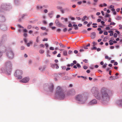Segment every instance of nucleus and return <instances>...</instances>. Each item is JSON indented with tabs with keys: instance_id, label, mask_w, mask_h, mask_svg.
<instances>
[{
	"instance_id": "1",
	"label": "nucleus",
	"mask_w": 122,
	"mask_h": 122,
	"mask_svg": "<svg viewBox=\"0 0 122 122\" xmlns=\"http://www.w3.org/2000/svg\"><path fill=\"white\" fill-rule=\"evenodd\" d=\"M91 91L93 95L98 99L102 101H107L109 100L107 90L106 88H102L100 92H99L98 88L93 87L91 90Z\"/></svg>"
},
{
	"instance_id": "2",
	"label": "nucleus",
	"mask_w": 122,
	"mask_h": 122,
	"mask_svg": "<svg viewBox=\"0 0 122 122\" xmlns=\"http://www.w3.org/2000/svg\"><path fill=\"white\" fill-rule=\"evenodd\" d=\"M12 66L10 62H6L4 67L1 69L2 71L3 72L7 73V74H10L11 71Z\"/></svg>"
},
{
	"instance_id": "3",
	"label": "nucleus",
	"mask_w": 122,
	"mask_h": 122,
	"mask_svg": "<svg viewBox=\"0 0 122 122\" xmlns=\"http://www.w3.org/2000/svg\"><path fill=\"white\" fill-rule=\"evenodd\" d=\"M76 100L80 103H84L87 99V97L84 93L80 94L76 97Z\"/></svg>"
},
{
	"instance_id": "4",
	"label": "nucleus",
	"mask_w": 122,
	"mask_h": 122,
	"mask_svg": "<svg viewBox=\"0 0 122 122\" xmlns=\"http://www.w3.org/2000/svg\"><path fill=\"white\" fill-rule=\"evenodd\" d=\"M56 94L61 99H63L65 97V95L62 87L60 86L57 87L56 91Z\"/></svg>"
},
{
	"instance_id": "5",
	"label": "nucleus",
	"mask_w": 122,
	"mask_h": 122,
	"mask_svg": "<svg viewBox=\"0 0 122 122\" xmlns=\"http://www.w3.org/2000/svg\"><path fill=\"white\" fill-rule=\"evenodd\" d=\"M23 74L22 71L21 70H16L14 74V75L15 77H17L18 79H21L22 78V77L21 76Z\"/></svg>"
},
{
	"instance_id": "6",
	"label": "nucleus",
	"mask_w": 122,
	"mask_h": 122,
	"mask_svg": "<svg viewBox=\"0 0 122 122\" xmlns=\"http://www.w3.org/2000/svg\"><path fill=\"white\" fill-rule=\"evenodd\" d=\"M7 55L9 58L12 59L14 57V54L12 51L10 50L8 52Z\"/></svg>"
},
{
	"instance_id": "7",
	"label": "nucleus",
	"mask_w": 122,
	"mask_h": 122,
	"mask_svg": "<svg viewBox=\"0 0 122 122\" xmlns=\"http://www.w3.org/2000/svg\"><path fill=\"white\" fill-rule=\"evenodd\" d=\"M30 78L28 77H25L20 81V82H21L26 83L29 80Z\"/></svg>"
},
{
	"instance_id": "8",
	"label": "nucleus",
	"mask_w": 122,
	"mask_h": 122,
	"mask_svg": "<svg viewBox=\"0 0 122 122\" xmlns=\"http://www.w3.org/2000/svg\"><path fill=\"white\" fill-rule=\"evenodd\" d=\"M48 90L50 92H52L54 89L53 85L52 83L49 84L48 86Z\"/></svg>"
},
{
	"instance_id": "9",
	"label": "nucleus",
	"mask_w": 122,
	"mask_h": 122,
	"mask_svg": "<svg viewBox=\"0 0 122 122\" xmlns=\"http://www.w3.org/2000/svg\"><path fill=\"white\" fill-rule=\"evenodd\" d=\"M75 92L74 89H72L69 91L67 93V94L68 95H75Z\"/></svg>"
},
{
	"instance_id": "10",
	"label": "nucleus",
	"mask_w": 122,
	"mask_h": 122,
	"mask_svg": "<svg viewBox=\"0 0 122 122\" xmlns=\"http://www.w3.org/2000/svg\"><path fill=\"white\" fill-rule=\"evenodd\" d=\"M91 37L92 39H94L95 38L96 36V34L94 32H93L91 33Z\"/></svg>"
},
{
	"instance_id": "11",
	"label": "nucleus",
	"mask_w": 122,
	"mask_h": 122,
	"mask_svg": "<svg viewBox=\"0 0 122 122\" xmlns=\"http://www.w3.org/2000/svg\"><path fill=\"white\" fill-rule=\"evenodd\" d=\"M97 102L96 99L93 100L92 101L90 102L89 104L90 105H92L93 104H95L97 103Z\"/></svg>"
},
{
	"instance_id": "12",
	"label": "nucleus",
	"mask_w": 122,
	"mask_h": 122,
	"mask_svg": "<svg viewBox=\"0 0 122 122\" xmlns=\"http://www.w3.org/2000/svg\"><path fill=\"white\" fill-rule=\"evenodd\" d=\"M117 78V77L116 76H111L109 78V80H112L116 79Z\"/></svg>"
},
{
	"instance_id": "13",
	"label": "nucleus",
	"mask_w": 122,
	"mask_h": 122,
	"mask_svg": "<svg viewBox=\"0 0 122 122\" xmlns=\"http://www.w3.org/2000/svg\"><path fill=\"white\" fill-rule=\"evenodd\" d=\"M55 23L57 25L59 26L60 25V23L58 20H56L55 21Z\"/></svg>"
},
{
	"instance_id": "14",
	"label": "nucleus",
	"mask_w": 122,
	"mask_h": 122,
	"mask_svg": "<svg viewBox=\"0 0 122 122\" xmlns=\"http://www.w3.org/2000/svg\"><path fill=\"white\" fill-rule=\"evenodd\" d=\"M70 79L71 78L70 77L67 76H65L63 78V79L64 80H70Z\"/></svg>"
},
{
	"instance_id": "15",
	"label": "nucleus",
	"mask_w": 122,
	"mask_h": 122,
	"mask_svg": "<svg viewBox=\"0 0 122 122\" xmlns=\"http://www.w3.org/2000/svg\"><path fill=\"white\" fill-rule=\"evenodd\" d=\"M73 26L75 27L74 29L75 30H76L78 29V28L76 25L74 24L73 25Z\"/></svg>"
},
{
	"instance_id": "16",
	"label": "nucleus",
	"mask_w": 122,
	"mask_h": 122,
	"mask_svg": "<svg viewBox=\"0 0 122 122\" xmlns=\"http://www.w3.org/2000/svg\"><path fill=\"white\" fill-rule=\"evenodd\" d=\"M59 44L61 47H66V46L64 45L63 44L61 43H59Z\"/></svg>"
},
{
	"instance_id": "17",
	"label": "nucleus",
	"mask_w": 122,
	"mask_h": 122,
	"mask_svg": "<svg viewBox=\"0 0 122 122\" xmlns=\"http://www.w3.org/2000/svg\"><path fill=\"white\" fill-rule=\"evenodd\" d=\"M47 35V33L46 32H44L41 33V36H43L44 35Z\"/></svg>"
},
{
	"instance_id": "18",
	"label": "nucleus",
	"mask_w": 122,
	"mask_h": 122,
	"mask_svg": "<svg viewBox=\"0 0 122 122\" xmlns=\"http://www.w3.org/2000/svg\"><path fill=\"white\" fill-rule=\"evenodd\" d=\"M67 51H63V55L65 56H67Z\"/></svg>"
},
{
	"instance_id": "19",
	"label": "nucleus",
	"mask_w": 122,
	"mask_h": 122,
	"mask_svg": "<svg viewBox=\"0 0 122 122\" xmlns=\"http://www.w3.org/2000/svg\"><path fill=\"white\" fill-rule=\"evenodd\" d=\"M90 46V43H88V45H86V46L84 47V49H87L88 48L87 47Z\"/></svg>"
},
{
	"instance_id": "20",
	"label": "nucleus",
	"mask_w": 122,
	"mask_h": 122,
	"mask_svg": "<svg viewBox=\"0 0 122 122\" xmlns=\"http://www.w3.org/2000/svg\"><path fill=\"white\" fill-rule=\"evenodd\" d=\"M112 42L113 41L112 40H110L109 41V42L110 45H111L113 44V43Z\"/></svg>"
},
{
	"instance_id": "21",
	"label": "nucleus",
	"mask_w": 122,
	"mask_h": 122,
	"mask_svg": "<svg viewBox=\"0 0 122 122\" xmlns=\"http://www.w3.org/2000/svg\"><path fill=\"white\" fill-rule=\"evenodd\" d=\"M121 19L122 17H121L119 16H117L116 18V19L117 20H120Z\"/></svg>"
},
{
	"instance_id": "22",
	"label": "nucleus",
	"mask_w": 122,
	"mask_h": 122,
	"mask_svg": "<svg viewBox=\"0 0 122 122\" xmlns=\"http://www.w3.org/2000/svg\"><path fill=\"white\" fill-rule=\"evenodd\" d=\"M36 7L37 8L39 9H41L42 8V6L39 5H37Z\"/></svg>"
},
{
	"instance_id": "23",
	"label": "nucleus",
	"mask_w": 122,
	"mask_h": 122,
	"mask_svg": "<svg viewBox=\"0 0 122 122\" xmlns=\"http://www.w3.org/2000/svg\"><path fill=\"white\" fill-rule=\"evenodd\" d=\"M59 67L57 64H55V68H56V69L58 68Z\"/></svg>"
},
{
	"instance_id": "24",
	"label": "nucleus",
	"mask_w": 122,
	"mask_h": 122,
	"mask_svg": "<svg viewBox=\"0 0 122 122\" xmlns=\"http://www.w3.org/2000/svg\"><path fill=\"white\" fill-rule=\"evenodd\" d=\"M39 52L40 53H43L44 52V51L42 50H39Z\"/></svg>"
},
{
	"instance_id": "25",
	"label": "nucleus",
	"mask_w": 122,
	"mask_h": 122,
	"mask_svg": "<svg viewBox=\"0 0 122 122\" xmlns=\"http://www.w3.org/2000/svg\"><path fill=\"white\" fill-rule=\"evenodd\" d=\"M32 27V26L31 25H29L28 26L27 28L28 29H30Z\"/></svg>"
},
{
	"instance_id": "26",
	"label": "nucleus",
	"mask_w": 122,
	"mask_h": 122,
	"mask_svg": "<svg viewBox=\"0 0 122 122\" xmlns=\"http://www.w3.org/2000/svg\"><path fill=\"white\" fill-rule=\"evenodd\" d=\"M107 65V63H105L104 64V65L102 66V67H103V68H105L106 67V66Z\"/></svg>"
},
{
	"instance_id": "27",
	"label": "nucleus",
	"mask_w": 122,
	"mask_h": 122,
	"mask_svg": "<svg viewBox=\"0 0 122 122\" xmlns=\"http://www.w3.org/2000/svg\"><path fill=\"white\" fill-rule=\"evenodd\" d=\"M101 23L102 25H103V26L105 25L104 24L105 23V22L104 21H101Z\"/></svg>"
},
{
	"instance_id": "28",
	"label": "nucleus",
	"mask_w": 122,
	"mask_h": 122,
	"mask_svg": "<svg viewBox=\"0 0 122 122\" xmlns=\"http://www.w3.org/2000/svg\"><path fill=\"white\" fill-rule=\"evenodd\" d=\"M83 61L85 63H87L88 62V61L87 60L85 59L83 60Z\"/></svg>"
},
{
	"instance_id": "29",
	"label": "nucleus",
	"mask_w": 122,
	"mask_h": 122,
	"mask_svg": "<svg viewBox=\"0 0 122 122\" xmlns=\"http://www.w3.org/2000/svg\"><path fill=\"white\" fill-rule=\"evenodd\" d=\"M115 23L113 22H111L110 24V25H115Z\"/></svg>"
},
{
	"instance_id": "30",
	"label": "nucleus",
	"mask_w": 122,
	"mask_h": 122,
	"mask_svg": "<svg viewBox=\"0 0 122 122\" xmlns=\"http://www.w3.org/2000/svg\"><path fill=\"white\" fill-rule=\"evenodd\" d=\"M105 16L106 17H110V15L108 14H106Z\"/></svg>"
},
{
	"instance_id": "31",
	"label": "nucleus",
	"mask_w": 122,
	"mask_h": 122,
	"mask_svg": "<svg viewBox=\"0 0 122 122\" xmlns=\"http://www.w3.org/2000/svg\"><path fill=\"white\" fill-rule=\"evenodd\" d=\"M76 65L78 67V68H79L81 67V66L80 65V64L79 63H77L76 64Z\"/></svg>"
},
{
	"instance_id": "32",
	"label": "nucleus",
	"mask_w": 122,
	"mask_h": 122,
	"mask_svg": "<svg viewBox=\"0 0 122 122\" xmlns=\"http://www.w3.org/2000/svg\"><path fill=\"white\" fill-rule=\"evenodd\" d=\"M117 33H115L114 35V37L115 38H116L117 37Z\"/></svg>"
},
{
	"instance_id": "33",
	"label": "nucleus",
	"mask_w": 122,
	"mask_h": 122,
	"mask_svg": "<svg viewBox=\"0 0 122 122\" xmlns=\"http://www.w3.org/2000/svg\"><path fill=\"white\" fill-rule=\"evenodd\" d=\"M40 46L41 47H45L44 45L42 44H41L40 45Z\"/></svg>"
},
{
	"instance_id": "34",
	"label": "nucleus",
	"mask_w": 122,
	"mask_h": 122,
	"mask_svg": "<svg viewBox=\"0 0 122 122\" xmlns=\"http://www.w3.org/2000/svg\"><path fill=\"white\" fill-rule=\"evenodd\" d=\"M72 51L71 50H69L68 51V53L69 54H71L72 53Z\"/></svg>"
},
{
	"instance_id": "35",
	"label": "nucleus",
	"mask_w": 122,
	"mask_h": 122,
	"mask_svg": "<svg viewBox=\"0 0 122 122\" xmlns=\"http://www.w3.org/2000/svg\"><path fill=\"white\" fill-rule=\"evenodd\" d=\"M50 49L51 50H54V48L53 47H50Z\"/></svg>"
},
{
	"instance_id": "36",
	"label": "nucleus",
	"mask_w": 122,
	"mask_h": 122,
	"mask_svg": "<svg viewBox=\"0 0 122 122\" xmlns=\"http://www.w3.org/2000/svg\"><path fill=\"white\" fill-rule=\"evenodd\" d=\"M110 8H111L112 9L113 8H114V6L113 5H111L110 6Z\"/></svg>"
},
{
	"instance_id": "37",
	"label": "nucleus",
	"mask_w": 122,
	"mask_h": 122,
	"mask_svg": "<svg viewBox=\"0 0 122 122\" xmlns=\"http://www.w3.org/2000/svg\"><path fill=\"white\" fill-rule=\"evenodd\" d=\"M25 48V47L24 46H22L21 47V50H23Z\"/></svg>"
},
{
	"instance_id": "38",
	"label": "nucleus",
	"mask_w": 122,
	"mask_h": 122,
	"mask_svg": "<svg viewBox=\"0 0 122 122\" xmlns=\"http://www.w3.org/2000/svg\"><path fill=\"white\" fill-rule=\"evenodd\" d=\"M41 29L42 30H44L46 29V28L45 27H42L41 28Z\"/></svg>"
},
{
	"instance_id": "39",
	"label": "nucleus",
	"mask_w": 122,
	"mask_h": 122,
	"mask_svg": "<svg viewBox=\"0 0 122 122\" xmlns=\"http://www.w3.org/2000/svg\"><path fill=\"white\" fill-rule=\"evenodd\" d=\"M38 38H39V36H38L36 38V41L37 42H38L39 41Z\"/></svg>"
},
{
	"instance_id": "40",
	"label": "nucleus",
	"mask_w": 122,
	"mask_h": 122,
	"mask_svg": "<svg viewBox=\"0 0 122 122\" xmlns=\"http://www.w3.org/2000/svg\"><path fill=\"white\" fill-rule=\"evenodd\" d=\"M92 44H93V46H95L96 45V43L94 41H93L92 42Z\"/></svg>"
},
{
	"instance_id": "41",
	"label": "nucleus",
	"mask_w": 122,
	"mask_h": 122,
	"mask_svg": "<svg viewBox=\"0 0 122 122\" xmlns=\"http://www.w3.org/2000/svg\"><path fill=\"white\" fill-rule=\"evenodd\" d=\"M119 26L120 27L119 28V29H122V25H119Z\"/></svg>"
},
{
	"instance_id": "42",
	"label": "nucleus",
	"mask_w": 122,
	"mask_h": 122,
	"mask_svg": "<svg viewBox=\"0 0 122 122\" xmlns=\"http://www.w3.org/2000/svg\"><path fill=\"white\" fill-rule=\"evenodd\" d=\"M83 68L84 69H86L87 68V67L86 66H83Z\"/></svg>"
},
{
	"instance_id": "43",
	"label": "nucleus",
	"mask_w": 122,
	"mask_h": 122,
	"mask_svg": "<svg viewBox=\"0 0 122 122\" xmlns=\"http://www.w3.org/2000/svg\"><path fill=\"white\" fill-rule=\"evenodd\" d=\"M67 29L66 28H65L63 29V31L64 32H65L67 31Z\"/></svg>"
},
{
	"instance_id": "44",
	"label": "nucleus",
	"mask_w": 122,
	"mask_h": 122,
	"mask_svg": "<svg viewBox=\"0 0 122 122\" xmlns=\"http://www.w3.org/2000/svg\"><path fill=\"white\" fill-rule=\"evenodd\" d=\"M104 34L105 35H108V33L107 32H105L104 33Z\"/></svg>"
},
{
	"instance_id": "45",
	"label": "nucleus",
	"mask_w": 122,
	"mask_h": 122,
	"mask_svg": "<svg viewBox=\"0 0 122 122\" xmlns=\"http://www.w3.org/2000/svg\"><path fill=\"white\" fill-rule=\"evenodd\" d=\"M105 29L106 30H109L110 29V27L108 26Z\"/></svg>"
},
{
	"instance_id": "46",
	"label": "nucleus",
	"mask_w": 122,
	"mask_h": 122,
	"mask_svg": "<svg viewBox=\"0 0 122 122\" xmlns=\"http://www.w3.org/2000/svg\"><path fill=\"white\" fill-rule=\"evenodd\" d=\"M68 26L69 27H72V25H71V23H70L69 24V25H68Z\"/></svg>"
},
{
	"instance_id": "47",
	"label": "nucleus",
	"mask_w": 122,
	"mask_h": 122,
	"mask_svg": "<svg viewBox=\"0 0 122 122\" xmlns=\"http://www.w3.org/2000/svg\"><path fill=\"white\" fill-rule=\"evenodd\" d=\"M103 31L101 30L99 32V33L100 34H102L103 33Z\"/></svg>"
},
{
	"instance_id": "48",
	"label": "nucleus",
	"mask_w": 122,
	"mask_h": 122,
	"mask_svg": "<svg viewBox=\"0 0 122 122\" xmlns=\"http://www.w3.org/2000/svg\"><path fill=\"white\" fill-rule=\"evenodd\" d=\"M57 53V52L56 51H55L54 52H52V54H56Z\"/></svg>"
},
{
	"instance_id": "49",
	"label": "nucleus",
	"mask_w": 122,
	"mask_h": 122,
	"mask_svg": "<svg viewBox=\"0 0 122 122\" xmlns=\"http://www.w3.org/2000/svg\"><path fill=\"white\" fill-rule=\"evenodd\" d=\"M2 55V53L0 51V57H1Z\"/></svg>"
},
{
	"instance_id": "50",
	"label": "nucleus",
	"mask_w": 122,
	"mask_h": 122,
	"mask_svg": "<svg viewBox=\"0 0 122 122\" xmlns=\"http://www.w3.org/2000/svg\"><path fill=\"white\" fill-rule=\"evenodd\" d=\"M118 64V63L117 62H114V65L115 66L117 65Z\"/></svg>"
},
{
	"instance_id": "51",
	"label": "nucleus",
	"mask_w": 122,
	"mask_h": 122,
	"mask_svg": "<svg viewBox=\"0 0 122 122\" xmlns=\"http://www.w3.org/2000/svg\"><path fill=\"white\" fill-rule=\"evenodd\" d=\"M51 67H52L53 68H55V64H52L51 65Z\"/></svg>"
},
{
	"instance_id": "52",
	"label": "nucleus",
	"mask_w": 122,
	"mask_h": 122,
	"mask_svg": "<svg viewBox=\"0 0 122 122\" xmlns=\"http://www.w3.org/2000/svg\"><path fill=\"white\" fill-rule=\"evenodd\" d=\"M45 46L47 48L48 46V45L46 43L45 44Z\"/></svg>"
},
{
	"instance_id": "53",
	"label": "nucleus",
	"mask_w": 122,
	"mask_h": 122,
	"mask_svg": "<svg viewBox=\"0 0 122 122\" xmlns=\"http://www.w3.org/2000/svg\"><path fill=\"white\" fill-rule=\"evenodd\" d=\"M48 40V39L47 38H44V39L43 40V41H47Z\"/></svg>"
},
{
	"instance_id": "54",
	"label": "nucleus",
	"mask_w": 122,
	"mask_h": 122,
	"mask_svg": "<svg viewBox=\"0 0 122 122\" xmlns=\"http://www.w3.org/2000/svg\"><path fill=\"white\" fill-rule=\"evenodd\" d=\"M74 52L75 54H77L78 53V51L77 50H75Z\"/></svg>"
},
{
	"instance_id": "55",
	"label": "nucleus",
	"mask_w": 122,
	"mask_h": 122,
	"mask_svg": "<svg viewBox=\"0 0 122 122\" xmlns=\"http://www.w3.org/2000/svg\"><path fill=\"white\" fill-rule=\"evenodd\" d=\"M120 9L119 8H118L117 9H116V11L117 12H119L120 10Z\"/></svg>"
},
{
	"instance_id": "56",
	"label": "nucleus",
	"mask_w": 122,
	"mask_h": 122,
	"mask_svg": "<svg viewBox=\"0 0 122 122\" xmlns=\"http://www.w3.org/2000/svg\"><path fill=\"white\" fill-rule=\"evenodd\" d=\"M97 49V48L96 46H94L92 48V49L94 50H96Z\"/></svg>"
},
{
	"instance_id": "57",
	"label": "nucleus",
	"mask_w": 122,
	"mask_h": 122,
	"mask_svg": "<svg viewBox=\"0 0 122 122\" xmlns=\"http://www.w3.org/2000/svg\"><path fill=\"white\" fill-rule=\"evenodd\" d=\"M18 26L20 27V28H24V27H23L22 26H21L20 25H18Z\"/></svg>"
},
{
	"instance_id": "58",
	"label": "nucleus",
	"mask_w": 122,
	"mask_h": 122,
	"mask_svg": "<svg viewBox=\"0 0 122 122\" xmlns=\"http://www.w3.org/2000/svg\"><path fill=\"white\" fill-rule=\"evenodd\" d=\"M44 12L45 13H47L48 12L47 10L46 9H45L44 10Z\"/></svg>"
},
{
	"instance_id": "59",
	"label": "nucleus",
	"mask_w": 122,
	"mask_h": 122,
	"mask_svg": "<svg viewBox=\"0 0 122 122\" xmlns=\"http://www.w3.org/2000/svg\"><path fill=\"white\" fill-rule=\"evenodd\" d=\"M97 49V51H100L101 50V49L100 48H98Z\"/></svg>"
},
{
	"instance_id": "60",
	"label": "nucleus",
	"mask_w": 122,
	"mask_h": 122,
	"mask_svg": "<svg viewBox=\"0 0 122 122\" xmlns=\"http://www.w3.org/2000/svg\"><path fill=\"white\" fill-rule=\"evenodd\" d=\"M82 3V2L80 1L78 2L77 3L78 4L80 5Z\"/></svg>"
},
{
	"instance_id": "61",
	"label": "nucleus",
	"mask_w": 122,
	"mask_h": 122,
	"mask_svg": "<svg viewBox=\"0 0 122 122\" xmlns=\"http://www.w3.org/2000/svg\"><path fill=\"white\" fill-rule=\"evenodd\" d=\"M110 48L111 49H113L114 48V46H111L110 47Z\"/></svg>"
},
{
	"instance_id": "62",
	"label": "nucleus",
	"mask_w": 122,
	"mask_h": 122,
	"mask_svg": "<svg viewBox=\"0 0 122 122\" xmlns=\"http://www.w3.org/2000/svg\"><path fill=\"white\" fill-rule=\"evenodd\" d=\"M70 69H71V68H70L67 67V68H66V70L67 71L68 70H70Z\"/></svg>"
},
{
	"instance_id": "63",
	"label": "nucleus",
	"mask_w": 122,
	"mask_h": 122,
	"mask_svg": "<svg viewBox=\"0 0 122 122\" xmlns=\"http://www.w3.org/2000/svg\"><path fill=\"white\" fill-rule=\"evenodd\" d=\"M73 63L74 64H76V61L74 60L73 61Z\"/></svg>"
},
{
	"instance_id": "64",
	"label": "nucleus",
	"mask_w": 122,
	"mask_h": 122,
	"mask_svg": "<svg viewBox=\"0 0 122 122\" xmlns=\"http://www.w3.org/2000/svg\"><path fill=\"white\" fill-rule=\"evenodd\" d=\"M101 13L102 15L104 16V12L103 11H102L101 12Z\"/></svg>"
}]
</instances>
